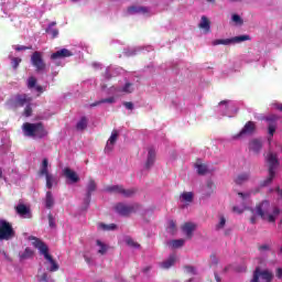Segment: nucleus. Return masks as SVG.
Instances as JSON below:
<instances>
[{
	"label": "nucleus",
	"mask_w": 282,
	"mask_h": 282,
	"mask_svg": "<svg viewBox=\"0 0 282 282\" xmlns=\"http://www.w3.org/2000/svg\"><path fill=\"white\" fill-rule=\"evenodd\" d=\"M22 130L24 135H26L28 138H39L40 140H43V138H47V130L45 129V126H43V122H25L22 126Z\"/></svg>",
	"instance_id": "nucleus-1"
},
{
	"label": "nucleus",
	"mask_w": 282,
	"mask_h": 282,
	"mask_svg": "<svg viewBox=\"0 0 282 282\" xmlns=\"http://www.w3.org/2000/svg\"><path fill=\"white\" fill-rule=\"evenodd\" d=\"M33 240L34 248H36L40 253L43 254L44 259L51 263V268L48 269L50 272H58V263H56L55 259L50 254V248L47 245L39 238H33Z\"/></svg>",
	"instance_id": "nucleus-2"
},
{
	"label": "nucleus",
	"mask_w": 282,
	"mask_h": 282,
	"mask_svg": "<svg viewBox=\"0 0 282 282\" xmlns=\"http://www.w3.org/2000/svg\"><path fill=\"white\" fill-rule=\"evenodd\" d=\"M50 161L47 159H43L42 166L39 171L40 177L45 176L46 180V188L52 189L54 186L58 185V181L56 180V176H54L52 173H50Z\"/></svg>",
	"instance_id": "nucleus-3"
},
{
	"label": "nucleus",
	"mask_w": 282,
	"mask_h": 282,
	"mask_svg": "<svg viewBox=\"0 0 282 282\" xmlns=\"http://www.w3.org/2000/svg\"><path fill=\"white\" fill-rule=\"evenodd\" d=\"M256 213L261 219L264 221H269V224H274L276 221V218H274V215L270 214V202L269 200H262L260 204L256 206Z\"/></svg>",
	"instance_id": "nucleus-4"
},
{
	"label": "nucleus",
	"mask_w": 282,
	"mask_h": 282,
	"mask_svg": "<svg viewBox=\"0 0 282 282\" xmlns=\"http://www.w3.org/2000/svg\"><path fill=\"white\" fill-rule=\"evenodd\" d=\"M138 208H140V205L138 203L128 205L124 203H118L115 205V210L120 215L121 217H129V215H133V213H137Z\"/></svg>",
	"instance_id": "nucleus-5"
},
{
	"label": "nucleus",
	"mask_w": 282,
	"mask_h": 282,
	"mask_svg": "<svg viewBox=\"0 0 282 282\" xmlns=\"http://www.w3.org/2000/svg\"><path fill=\"white\" fill-rule=\"evenodd\" d=\"M14 229L7 220H0V241H10L14 239Z\"/></svg>",
	"instance_id": "nucleus-6"
},
{
	"label": "nucleus",
	"mask_w": 282,
	"mask_h": 282,
	"mask_svg": "<svg viewBox=\"0 0 282 282\" xmlns=\"http://www.w3.org/2000/svg\"><path fill=\"white\" fill-rule=\"evenodd\" d=\"M272 279H274V274L272 273V271L256 268L250 282H272Z\"/></svg>",
	"instance_id": "nucleus-7"
},
{
	"label": "nucleus",
	"mask_w": 282,
	"mask_h": 282,
	"mask_svg": "<svg viewBox=\"0 0 282 282\" xmlns=\"http://www.w3.org/2000/svg\"><path fill=\"white\" fill-rule=\"evenodd\" d=\"M31 63L33 67H35V72H44L46 67L45 61L43 59V54H41L39 51H35L31 55Z\"/></svg>",
	"instance_id": "nucleus-8"
},
{
	"label": "nucleus",
	"mask_w": 282,
	"mask_h": 282,
	"mask_svg": "<svg viewBox=\"0 0 282 282\" xmlns=\"http://www.w3.org/2000/svg\"><path fill=\"white\" fill-rule=\"evenodd\" d=\"M250 35H239L231 39L226 40H215L213 45H230L232 43H243V41H250Z\"/></svg>",
	"instance_id": "nucleus-9"
},
{
	"label": "nucleus",
	"mask_w": 282,
	"mask_h": 282,
	"mask_svg": "<svg viewBox=\"0 0 282 282\" xmlns=\"http://www.w3.org/2000/svg\"><path fill=\"white\" fill-rule=\"evenodd\" d=\"M257 131V123L254 121H248L241 131L234 135V140H239V138H243V135H252Z\"/></svg>",
	"instance_id": "nucleus-10"
},
{
	"label": "nucleus",
	"mask_w": 282,
	"mask_h": 282,
	"mask_svg": "<svg viewBox=\"0 0 282 282\" xmlns=\"http://www.w3.org/2000/svg\"><path fill=\"white\" fill-rule=\"evenodd\" d=\"M267 163L269 164V173H275L279 166V156L272 152L267 155Z\"/></svg>",
	"instance_id": "nucleus-11"
},
{
	"label": "nucleus",
	"mask_w": 282,
	"mask_h": 282,
	"mask_svg": "<svg viewBox=\"0 0 282 282\" xmlns=\"http://www.w3.org/2000/svg\"><path fill=\"white\" fill-rule=\"evenodd\" d=\"M63 175L66 177V180H69L72 184H77V182H80L78 174L69 167H65L63 170Z\"/></svg>",
	"instance_id": "nucleus-12"
},
{
	"label": "nucleus",
	"mask_w": 282,
	"mask_h": 282,
	"mask_svg": "<svg viewBox=\"0 0 282 282\" xmlns=\"http://www.w3.org/2000/svg\"><path fill=\"white\" fill-rule=\"evenodd\" d=\"M118 130H112L110 138L108 139V142L105 147V152L106 153H111L113 151V144L118 142Z\"/></svg>",
	"instance_id": "nucleus-13"
},
{
	"label": "nucleus",
	"mask_w": 282,
	"mask_h": 282,
	"mask_svg": "<svg viewBox=\"0 0 282 282\" xmlns=\"http://www.w3.org/2000/svg\"><path fill=\"white\" fill-rule=\"evenodd\" d=\"M69 56H74V53H72V51L67 48H61L59 51L51 55V59L58 61V58H69Z\"/></svg>",
	"instance_id": "nucleus-14"
},
{
	"label": "nucleus",
	"mask_w": 282,
	"mask_h": 282,
	"mask_svg": "<svg viewBox=\"0 0 282 282\" xmlns=\"http://www.w3.org/2000/svg\"><path fill=\"white\" fill-rule=\"evenodd\" d=\"M195 228L197 226L193 223H185L182 227L181 230L184 232L187 239H193V232H195Z\"/></svg>",
	"instance_id": "nucleus-15"
},
{
	"label": "nucleus",
	"mask_w": 282,
	"mask_h": 282,
	"mask_svg": "<svg viewBox=\"0 0 282 282\" xmlns=\"http://www.w3.org/2000/svg\"><path fill=\"white\" fill-rule=\"evenodd\" d=\"M15 212L20 215V217H23L24 219L32 218V212H30L29 207L25 206V204H19L15 207Z\"/></svg>",
	"instance_id": "nucleus-16"
},
{
	"label": "nucleus",
	"mask_w": 282,
	"mask_h": 282,
	"mask_svg": "<svg viewBox=\"0 0 282 282\" xmlns=\"http://www.w3.org/2000/svg\"><path fill=\"white\" fill-rule=\"evenodd\" d=\"M86 188H87L86 204L89 205V202H91V194H93V193L96 191V188H97L96 181H94V178H89Z\"/></svg>",
	"instance_id": "nucleus-17"
},
{
	"label": "nucleus",
	"mask_w": 282,
	"mask_h": 282,
	"mask_svg": "<svg viewBox=\"0 0 282 282\" xmlns=\"http://www.w3.org/2000/svg\"><path fill=\"white\" fill-rule=\"evenodd\" d=\"M32 102V97L28 95H17L15 97V107H25V105H30Z\"/></svg>",
	"instance_id": "nucleus-18"
},
{
	"label": "nucleus",
	"mask_w": 282,
	"mask_h": 282,
	"mask_svg": "<svg viewBox=\"0 0 282 282\" xmlns=\"http://www.w3.org/2000/svg\"><path fill=\"white\" fill-rule=\"evenodd\" d=\"M249 149H250V151H253V153H256L257 155H259V153L261 152V149H263V143H261V140L253 139V140L249 143Z\"/></svg>",
	"instance_id": "nucleus-19"
},
{
	"label": "nucleus",
	"mask_w": 282,
	"mask_h": 282,
	"mask_svg": "<svg viewBox=\"0 0 282 282\" xmlns=\"http://www.w3.org/2000/svg\"><path fill=\"white\" fill-rule=\"evenodd\" d=\"M155 149L153 148H149L148 150V159L145 162V169H150L151 166H153V164H155Z\"/></svg>",
	"instance_id": "nucleus-20"
},
{
	"label": "nucleus",
	"mask_w": 282,
	"mask_h": 282,
	"mask_svg": "<svg viewBox=\"0 0 282 282\" xmlns=\"http://www.w3.org/2000/svg\"><path fill=\"white\" fill-rule=\"evenodd\" d=\"M149 9L147 7L132 6L128 8V14H147Z\"/></svg>",
	"instance_id": "nucleus-21"
},
{
	"label": "nucleus",
	"mask_w": 282,
	"mask_h": 282,
	"mask_svg": "<svg viewBox=\"0 0 282 282\" xmlns=\"http://www.w3.org/2000/svg\"><path fill=\"white\" fill-rule=\"evenodd\" d=\"M199 30H204L207 34L210 33V20L208 17L203 15L200 18V23L198 24Z\"/></svg>",
	"instance_id": "nucleus-22"
},
{
	"label": "nucleus",
	"mask_w": 282,
	"mask_h": 282,
	"mask_svg": "<svg viewBox=\"0 0 282 282\" xmlns=\"http://www.w3.org/2000/svg\"><path fill=\"white\" fill-rule=\"evenodd\" d=\"M44 203H45V208H47L48 210L54 208V195L52 194L51 191L46 192Z\"/></svg>",
	"instance_id": "nucleus-23"
},
{
	"label": "nucleus",
	"mask_w": 282,
	"mask_h": 282,
	"mask_svg": "<svg viewBox=\"0 0 282 282\" xmlns=\"http://www.w3.org/2000/svg\"><path fill=\"white\" fill-rule=\"evenodd\" d=\"M113 91H117L118 94H133V84L126 83L122 88H113Z\"/></svg>",
	"instance_id": "nucleus-24"
},
{
	"label": "nucleus",
	"mask_w": 282,
	"mask_h": 282,
	"mask_svg": "<svg viewBox=\"0 0 282 282\" xmlns=\"http://www.w3.org/2000/svg\"><path fill=\"white\" fill-rule=\"evenodd\" d=\"M267 122H269V126H268L269 135H271L272 138V135L276 133V121L273 118L268 117Z\"/></svg>",
	"instance_id": "nucleus-25"
},
{
	"label": "nucleus",
	"mask_w": 282,
	"mask_h": 282,
	"mask_svg": "<svg viewBox=\"0 0 282 282\" xmlns=\"http://www.w3.org/2000/svg\"><path fill=\"white\" fill-rule=\"evenodd\" d=\"M172 265H175V254L170 256L167 260L161 262V268L163 270H169Z\"/></svg>",
	"instance_id": "nucleus-26"
},
{
	"label": "nucleus",
	"mask_w": 282,
	"mask_h": 282,
	"mask_svg": "<svg viewBox=\"0 0 282 282\" xmlns=\"http://www.w3.org/2000/svg\"><path fill=\"white\" fill-rule=\"evenodd\" d=\"M34 257V250L30 249V247H26L22 253H20L21 261H25L28 259H32Z\"/></svg>",
	"instance_id": "nucleus-27"
},
{
	"label": "nucleus",
	"mask_w": 282,
	"mask_h": 282,
	"mask_svg": "<svg viewBox=\"0 0 282 282\" xmlns=\"http://www.w3.org/2000/svg\"><path fill=\"white\" fill-rule=\"evenodd\" d=\"M248 180H250V174L242 173L235 178V183L238 184V186H241V184L248 182Z\"/></svg>",
	"instance_id": "nucleus-28"
},
{
	"label": "nucleus",
	"mask_w": 282,
	"mask_h": 282,
	"mask_svg": "<svg viewBox=\"0 0 282 282\" xmlns=\"http://www.w3.org/2000/svg\"><path fill=\"white\" fill-rule=\"evenodd\" d=\"M276 175V172H269V176L263 180L262 182H260V186L261 188H264V186H270V184H272V180H274Z\"/></svg>",
	"instance_id": "nucleus-29"
},
{
	"label": "nucleus",
	"mask_w": 282,
	"mask_h": 282,
	"mask_svg": "<svg viewBox=\"0 0 282 282\" xmlns=\"http://www.w3.org/2000/svg\"><path fill=\"white\" fill-rule=\"evenodd\" d=\"M87 117H82L80 120L76 123L77 131H85L88 124Z\"/></svg>",
	"instance_id": "nucleus-30"
},
{
	"label": "nucleus",
	"mask_w": 282,
	"mask_h": 282,
	"mask_svg": "<svg viewBox=\"0 0 282 282\" xmlns=\"http://www.w3.org/2000/svg\"><path fill=\"white\" fill-rule=\"evenodd\" d=\"M105 191L106 193H117L118 195H120L122 193V185L107 186Z\"/></svg>",
	"instance_id": "nucleus-31"
},
{
	"label": "nucleus",
	"mask_w": 282,
	"mask_h": 282,
	"mask_svg": "<svg viewBox=\"0 0 282 282\" xmlns=\"http://www.w3.org/2000/svg\"><path fill=\"white\" fill-rule=\"evenodd\" d=\"M54 25H56V22H51L46 29V32L52 35V39H56V36H58V29H52Z\"/></svg>",
	"instance_id": "nucleus-32"
},
{
	"label": "nucleus",
	"mask_w": 282,
	"mask_h": 282,
	"mask_svg": "<svg viewBox=\"0 0 282 282\" xmlns=\"http://www.w3.org/2000/svg\"><path fill=\"white\" fill-rule=\"evenodd\" d=\"M123 197H133V195H135V189L130 188V189H126L123 186L121 187V194Z\"/></svg>",
	"instance_id": "nucleus-33"
},
{
	"label": "nucleus",
	"mask_w": 282,
	"mask_h": 282,
	"mask_svg": "<svg viewBox=\"0 0 282 282\" xmlns=\"http://www.w3.org/2000/svg\"><path fill=\"white\" fill-rule=\"evenodd\" d=\"M97 246H99L98 254H107V245H105L102 241L97 240Z\"/></svg>",
	"instance_id": "nucleus-34"
},
{
	"label": "nucleus",
	"mask_w": 282,
	"mask_h": 282,
	"mask_svg": "<svg viewBox=\"0 0 282 282\" xmlns=\"http://www.w3.org/2000/svg\"><path fill=\"white\" fill-rule=\"evenodd\" d=\"M181 198L183 199V202H193V193L192 192H184L183 194H181Z\"/></svg>",
	"instance_id": "nucleus-35"
},
{
	"label": "nucleus",
	"mask_w": 282,
	"mask_h": 282,
	"mask_svg": "<svg viewBox=\"0 0 282 282\" xmlns=\"http://www.w3.org/2000/svg\"><path fill=\"white\" fill-rule=\"evenodd\" d=\"M167 230H169V232L174 235V232H177V224L174 220H170Z\"/></svg>",
	"instance_id": "nucleus-36"
},
{
	"label": "nucleus",
	"mask_w": 282,
	"mask_h": 282,
	"mask_svg": "<svg viewBox=\"0 0 282 282\" xmlns=\"http://www.w3.org/2000/svg\"><path fill=\"white\" fill-rule=\"evenodd\" d=\"M197 173H198V175H206V173H208V167L204 164H198Z\"/></svg>",
	"instance_id": "nucleus-37"
},
{
	"label": "nucleus",
	"mask_w": 282,
	"mask_h": 282,
	"mask_svg": "<svg viewBox=\"0 0 282 282\" xmlns=\"http://www.w3.org/2000/svg\"><path fill=\"white\" fill-rule=\"evenodd\" d=\"M34 87H36V77L31 76L28 79V88L29 89H34Z\"/></svg>",
	"instance_id": "nucleus-38"
},
{
	"label": "nucleus",
	"mask_w": 282,
	"mask_h": 282,
	"mask_svg": "<svg viewBox=\"0 0 282 282\" xmlns=\"http://www.w3.org/2000/svg\"><path fill=\"white\" fill-rule=\"evenodd\" d=\"M185 240L184 239H177V240H173L171 242L172 248H182V246H184Z\"/></svg>",
	"instance_id": "nucleus-39"
},
{
	"label": "nucleus",
	"mask_w": 282,
	"mask_h": 282,
	"mask_svg": "<svg viewBox=\"0 0 282 282\" xmlns=\"http://www.w3.org/2000/svg\"><path fill=\"white\" fill-rule=\"evenodd\" d=\"M21 58L20 57H12L11 58V65L13 67V69H18L19 65H21Z\"/></svg>",
	"instance_id": "nucleus-40"
},
{
	"label": "nucleus",
	"mask_w": 282,
	"mask_h": 282,
	"mask_svg": "<svg viewBox=\"0 0 282 282\" xmlns=\"http://www.w3.org/2000/svg\"><path fill=\"white\" fill-rule=\"evenodd\" d=\"M99 228L104 229V230H116L117 226L116 224H110V225H106V224H100Z\"/></svg>",
	"instance_id": "nucleus-41"
},
{
	"label": "nucleus",
	"mask_w": 282,
	"mask_h": 282,
	"mask_svg": "<svg viewBox=\"0 0 282 282\" xmlns=\"http://www.w3.org/2000/svg\"><path fill=\"white\" fill-rule=\"evenodd\" d=\"M231 21H234V23H237V25H243V20L239 14H232Z\"/></svg>",
	"instance_id": "nucleus-42"
},
{
	"label": "nucleus",
	"mask_w": 282,
	"mask_h": 282,
	"mask_svg": "<svg viewBox=\"0 0 282 282\" xmlns=\"http://www.w3.org/2000/svg\"><path fill=\"white\" fill-rule=\"evenodd\" d=\"M23 116H25V118H30V116H32V105L31 104H28L25 106Z\"/></svg>",
	"instance_id": "nucleus-43"
},
{
	"label": "nucleus",
	"mask_w": 282,
	"mask_h": 282,
	"mask_svg": "<svg viewBox=\"0 0 282 282\" xmlns=\"http://www.w3.org/2000/svg\"><path fill=\"white\" fill-rule=\"evenodd\" d=\"M47 217H48L50 228H56V220L54 219V216L52 215V213H50Z\"/></svg>",
	"instance_id": "nucleus-44"
},
{
	"label": "nucleus",
	"mask_w": 282,
	"mask_h": 282,
	"mask_svg": "<svg viewBox=\"0 0 282 282\" xmlns=\"http://www.w3.org/2000/svg\"><path fill=\"white\" fill-rule=\"evenodd\" d=\"M15 52H25V50H32V45L24 46V45H18L14 47Z\"/></svg>",
	"instance_id": "nucleus-45"
},
{
	"label": "nucleus",
	"mask_w": 282,
	"mask_h": 282,
	"mask_svg": "<svg viewBox=\"0 0 282 282\" xmlns=\"http://www.w3.org/2000/svg\"><path fill=\"white\" fill-rule=\"evenodd\" d=\"M106 102H108L109 105H113V102H116V97L101 99V105H105Z\"/></svg>",
	"instance_id": "nucleus-46"
},
{
	"label": "nucleus",
	"mask_w": 282,
	"mask_h": 282,
	"mask_svg": "<svg viewBox=\"0 0 282 282\" xmlns=\"http://www.w3.org/2000/svg\"><path fill=\"white\" fill-rule=\"evenodd\" d=\"M128 246H131V248H140V243L133 241V239L127 240Z\"/></svg>",
	"instance_id": "nucleus-47"
},
{
	"label": "nucleus",
	"mask_w": 282,
	"mask_h": 282,
	"mask_svg": "<svg viewBox=\"0 0 282 282\" xmlns=\"http://www.w3.org/2000/svg\"><path fill=\"white\" fill-rule=\"evenodd\" d=\"M224 226H226V218L225 217H220V221L217 225V229L219 230V229L224 228Z\"/></svg>",
	"instance_id": "nucleus-48"
},
{
	"label": "nucleus",
	"mask_w": 282,
	"mask_h": 282,
	"mask_svg": "<svg viewBox=\"0 0 282 282\" xmlns=\"http://www.w3.org/2000/svg\"><path fill=\"white\" fill-rule=\"evenodd\" d=\"M123 107H126V109H129L130 111H133V102L131 101H124Z\"/></svg>",
	"instance_id": "nucleus-49"
},
{
	"label": "nucleus",
	"mask_w": 282,
	"mask_h": 282,
	"mask_svg": "<svg viewBox=\"0 0 282 282\" xmlns=\"http://www.w3.org/2000/svg\"><path fill=\"white\" fill-rule=\"evenodd\" d=\"M276 279H282V268H278L275 272Z\"/></svg>",
	"instance_id": "nucleus-50"
},
{
	"label": "nucleus",
	"mask_w": 282,
	"mask_h": 282,
	"mask_svg": "<svg viewBox=\"0 0 282 282\" xmlns=\"http://www.w3.org/2000/svg\"><path fill=\"white\" fill-rule=\"evenodd\" d=\"M232 212L238 213V215H241V213H243V210L239 209V207H237V206L232 207Z\"/></svg>",
	"instance_id": "nucleus-51"
},
{
	"label": "nucleus",
	"mask_w": 282,
	"mask_h": 282,
	"mask_svg": "<svg viewBox=\"0 0 282 282\" xmlns=\"http://www.w3.org/2000/svg\"><path fill=\"white\" fill-rule=\"evenodd\" d=\"M98 105H102L101 99L98 100V101H95V102L90 104V107H98Z\"/></svg>",
	"instance_id": "nucleus-52"
},
{
	"label": "nucleus",
	"mask_w": 282,
	"mask_h": 282,
	"mask_svg": "<svg viewBox=\"0 0 282 282\" xmlns=\"http://www.w3.org/2000/svg\"><path fill=\"white\" fill-rule=\"evenodd\" d=\"M142 272L144 274H148V272H151V265H148V267L143 268Z\"/></svg>",
	"instance_id": "nucleus-53"
},
{
	"label": "nucleus",
	"mask_w": 282,
	"mask_h": 282,
	"mask_svg": "<svg viewBox=\"0 0 282 282\" xmlns=\"http://www.w3.org/2000/svg\"><path fill=\"white\" fill-rule=\"evenodd\" d=\"M259 250H270V246L262 245V246L259 247Z\"/></svg>",
	"instance_id": "nucleus-54"
},
{
	"label": "nucleus",
	"mask_w": 282,
	"mask_h": 282,
	"mask_svg": "<svg viewBox=\"0 0 282 282\" xmlns=\"http://www.w3.org/2000/svg\"><path fill=\"white\" fill-rule=\"evenodd\" d=\"M239 197H241L242 199H246V197H250L249 194H243L241 192L238 193Z\"/></svg>",
	"instance_id": "nucleus-55"
},
{
	"label": "nucleus",
	"mask_w": 282,
	"mask_h": 282,
	"mask_svg": "<svg viewBox=\"0 0 282 282\" xmlns=\"http://www.w3.org/2000/svg\"><path fill=\"white\" fill-rule=\"evenodd\" d=\"M2 254L7 261H12V258H9L6 251H3Z\"/></svg>",
	"instance_id": "nucleus-56"
},
{
	"label": "nucleus",
	"mask_w": 282,
	"mask_h": 282,
	"mask_svg": "<svg viewBox=\"0 0 282 282\" xmlns=\"http://www.w3.org/2000/svg\"><path fill=\"white\" fill-rule=\"evenodd\" d=\"M35 89L39 94H43V86H36Z\"/></svg>",
	"instance_id": "nucleus-57"
},
{
	"label": "nucleus",
	"mask_w": 282,
	"mask_h": 282,
	"mask_svg": "<svg viewBox=\"0 0 282 282\" xmlns=\"http://www.w3.org/2000/svg\"><path fill=\"white\" fill-rule=\"evenodd\" d=\"M42 281L47 282V273L42 274Z\"/></svg>",
	"instance_id": "nucleus-58"
},
{
	"label": "nucleus",
	"mask_w": 282,
	"mask_h": 282,
	"mask_svg": "<svg viewBox=\"0 0 282 282\" xmlns=\"http://www.w3.org/2000/svg\"><path fill=\"white\" fill-rule=\"evenodd\" d=\"M210 259H212L213 263L217 264V257L210 256Z\"/></svg>",
	"instance_id": "nucleus-59"
},
{
	"label": "nucleus",
	"mask_w": 282,
	"mask_h": 282,
	"mask_svg": "<svg viewBox=\"0 0 282 282\" xmlns=\"http://www.w3.org/2000/svg\"><path fill=\"white\" fill-rule=\"evenodd\" d=\"M279 213H281V210L275 207V208L273 209V215H279Z\"/></svg>",
	"instance_id": "nucleus-60"
},
{
	"label": "nucleus",
	"mask_w": 282,
	"mask_h": 282,
	"mask_svg": "<svg viewBox=\"0 0 282 282\" xmlns=\"http://www.w3.org/2000/svg\"><path fill=\"white\" fill-rule=\"evenodd\" d=\"M187 270H188V272H195V268H193V267H187Z\"/></svg>",
	"instance_id": "nucleus-61"
},
{
	"label": "nucleus",
	"mask_w": 282,
	"mask_h": 282,
	"mask_svg": "<svg viewBox=\"0 0 282 282\" xmlns=\"http://www.w3.org/2000/svg\"><path fill=\"white\" fill-rule=\"evenodd\" d=\"M215 279L217 282H221V278H219V275L215 274Z\"/></svg>",
	"instance_id": "nucleus-62"
},
{
	"label": "nucleus",
	"mask_w": 282,
	"mask_h": 282,
	"mask_svg": "<svg viewBox=\"0 0 282 282\" xmlns=\"http://www.w3.org/2000/svg\"><path fill=\"white\" fill-rule=\"evenodd\" d=\"M250 221H251V224H257V218L251 217Z\"/></svg>",
	"instance_id": "nucleus-63"
},
{
	"label": "nucleus",
	"mask_w": 282,
	"mask_h": 282,
	"mask_svg": "<svg viewBox=\"0 0 282 282\" xmlns=\"http://www.w3.org/2000/svg\"><path fill=\"white\" fill-rule=\"evenodd\" d=\"M219 105H228V100H223L219 102Z\"/></svg>",
	"instance_id": "nucleus-64"
}]
</instances>
